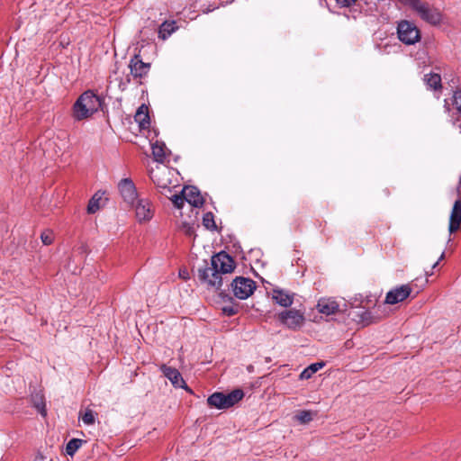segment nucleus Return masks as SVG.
Masks as SVG:
<instances>
[{
    "instance_id": "1",
    "label": "nucleus",
    "mask_w": 461,
    "mask_h": 461,
    "mask_svg": "<svg viewBox=\"0 0 461 461\" xmlns=\"http://www.w3.org/2000/svg\"><path fill=\"white\" fill-rule=\"evenodd\" d=\"M235 268L233 258L221 251L212 257L211 267L199 269V277L210 286L220 289L222 285L221 275L231 273Z\"/></svg>"
},
{
    "instance_id": "2",
    "label": "nucleus",
    "mask_w": 461,
    "mask_h": 461,
    "mask_svg": "<svg viewBox=\"0 0 461 461\" xmlns=\"http://www.w3.org/2000/svg\"><path fill=\"white\" fill-rule=\"evenodd\" d=\"M101 106L99 96L92 91L84 92L77 99L72 107V117L75 121L80 122L91 117Z\"/></svg>"
},
{
    "instance_id": "3",
    "label": "nucleus",
    "mask_w": 461,
    "mask_h": 461,
    "mask_svg": "<svg viewBox=\"0 0 461 461\" xmlns=\"http://www.w3.org/2000/svg\"><path fill=\"white\" fill-rule=\"evenodd\" d=\"M402 5L408 6L425 23L430 25H439L442 14L438 8L421 0H397Z\"/></svg>"
},
{
    "instance_id": "4",
    "label": "nucleus",
    "mask_w": 461,
    "mask_h": 461,
    "mask_svg": "<svg viewBox=\"0 0 461 461\" xmlns=\"http://www.w3.org/2000/svg\"><path fill=\"white\" fill-rule=\"evenodd\" d=\"M396 29L398 39L405 45H413L421 39L420 29L411 21H399Z\"/></svg>"
},
{
    "instance_id": "5",
    "label": "nucleus",
    "mask_w": 461,
    "mask_h": 461,
    "mask_svg": "<svg viewBox=\"0 0 461 461\" xmlns=\"http://www.w3.org/2000/svg\"><path fill=\"white\" fill-rule=\"evenodd\" d=\"M169 170L161 166L150 170L149 177L156 186L159 189L160 193L166 196L171 194V179L169 178Z\"/></svg>"
},
{
    "instance_id": "6",
    "label": "nucleus",
    "mask_w": 461,
    "mask_h": 461,
    "mask_svg": "<svg viewBox=\"0 0 461 461\" xmlns=\"http://www.w3.org/2000/svg\"><path fill=\"white\" fill-rule=\"evenodd\" d=\"M231 288L237 298L245 300L255 291L256 283L250 278L238 276L231 282Z\"/></svg>"
},
{
    "instance_id": "7",
    "label": "nucleus",
    "mask_w": 461,
    "mask_h": 461,
    "mask_svg": "<svg viewBox=\"0 0 461 461\" xmlns=\"http://www.w3.org/2000/svg\"><path fill=\"white\" fill-rule=\"evenodd\" d=\"M280 322L290 330L301 328L304 322L303 313L296 309H290L281 312L278 314Z\"/></svg>"
},
{
    "instance_id": "8",
    "label": "nucleus",
    "mask_w": 461,
    "mask_h": 461,
    "mask_svg": "<svg viewBox=\"0 0 461 461\" xmlns=\"http://www.w3.org/2000/svg\"><path fill=\"white\" fill-rule=\"evenodd\" d=\"M118 189L123 201L133 206L139 199L134 183L130 178H123L119 182Z\"/></svg>"
},
{
    "instance_id": "9",
    "label": "nucleus",
    "mask_w": 461,
    "mask_h": 461,
    "mask_svg": "<svg viewBox=\"0 0 461 461\" xmlns=\"http://www.w3.org/2000/svg\"><path fill=\"white\" fill-rule=\"evenodd\" d=\"M135 213L138 221H149L153 217V207L151 202L148 198H139L134 205Z\"/></svg>"
},
{
    "instance_id": "10",
    "label": "nucleus",
    "mask_w": 461,
    "mask_h": 461,
    "mask_svg": "<svg viewBox=\"0 0 461 461\" xmlns=\"http://www.w3.org/2000/svg\"><path fill=\"white\" fill-rule=\"evenodd\" d=\"M411 288L409 285H402L390 290L385 296L384 303L387 304H395L403 302L410 296Z\"/></svg>"
},
{
    "instance_id": "11",
    "label": "nucleus",
    "mask_w": 461,
    "mask_h": 461,
    "mask_svg": "<svg viewBox=\"0 0 461 461\" xmlns=\"http://www.w3.org/2000/svg\"><path fill=\"white\" fill-rule=\"evenodd\" d=\"M160 370L163 373V375L171 382L174 387L182 388L192 393V391L188 388L186 383L185 382L180 372L177 369L171 366H167L166 365H162L160 366Z\"/></svg>"
},
{
    "instance_id": "12",
    "label": "nucleus",
    "mask_w": 461,
    "mask_h": 461,
    "mask_svg": "<svg viewBox=\"0 0 461 461\" xmlns=\"http://www.w3.org/2000/svg\"><path fill=\"white\" fill-rule=\"evenodd\" d=\"M185 201L194 207H201L203 204V199L200 191L195 186H185L181 191Z\"/></svg>"
},
{
    "instance_id": "13",
    "label": "nucleus",
    "mask_w": 461,
    "mask_h": 461,
    "mask_svg": "<svg viewBox=\"0 0 461 461\" xmlns=\"http://www.w3.org/2000/svg\"><path fill=\"white\" fill-rule=\"evenodd\" d=\"M131 74L134 77H142L149 73V64L143 62L139 55H135L130 61Z\"/></svg>"
},
{
    "instance_id": "14",
    "label": "nucleus",
    "mask_w": 461,
    "mask_h": 461,
    "mask_svg": "<svg viewBox=\"0 0 461 461\" xmlns=\"http://www.w3.org/2000/svg\"><path fill=\"white\" fill-rule=\"evenodd\" d=\"M461 223V201L456 200L454 203L449 217L448 230L450 233L456 231Z\"/></svg>"
},
{
    "instance_id": "15",
    "label": "nucleus",
    "mask_w": 461,
    "mask_h": 461,
    "mask_svg": "<svg viewBox=\"0 0 461 461\" xmlns=\"http://www.w3.org/2000/svg\"><path fill=\"white\" fill-rule=\"evenodd\" d=\"M317 308L321 313L331 315L339 311V304L332 298H321L318 301Z\"/></svg>"
},
{
    "instance_id": "16",
    "label": "nucleus",
    "mask_w": 461,
    "mask_h": 461,
    "mask_svg": "<svg viewBox=\"0 0 461 461\" xmlns=\"http://www.w3.org/2000/svg\"><path fill=\"white\" fill-rule=\"evenodd\" d=\"M273 300L283 307H289L293 304L294 296L286 291L281 289L273 290Z\"/></svg>"
},
{
    "instance_id": "17",
    "label": "nucleus",
    "mask_w": 461,
    "mask_h": 461,
    "mask_svg": "<svg viewBox=\"0 0 461 461\" xmlns=\"http://www.w3.org/2000/svg\"><path fill=\"white\" fill-rule=\"evenodd\" d=\"M134 119L141 128H147L149 125V111L145 104H142L138 108L134 115Z\"/></svg>"
},
{
    "instance_id": "18",
    "label": "nucleus",
    "mask_w": 461,
    "mask_h": 461,
    "mask_svg": "<svg viewBox=\"0 0 461 461\" xmlns=\"http://www.w3.org/2000/svg\"><path fill=\"white\" fill-rule=\"evenodd\" d=\"M423 81L429 89L439 90L442 87L441 77L438 73H429L424 75Z\"/></svg>"
},
{
    "instance_id": "19",
    "label": "nucleus",
    "mask_w": 461,
    "mask_h": 461,
    "mask_svg": "<svg viewBox=\"0 0 461 461\" xmlns=\"http://www.w3.org/2000/svg\"><path fill=\"white\" fill-rule=\"evenodd\" d=\"M207 403L210 407H214L219 410L227 409L225 402V393H214L207 399Z\"/></svg>"
},
{
    "instance_id": "20",
    "label": "nucleus",
    "mask_w": 461,
    "mask_h": 461,
    "mask_svg": "<svg viewBox=\"0 0 461 461\" xmlns=\"http://www.w3.org/2000/svg\"><path fill=\"white\" fill-rule=\"evenodd\" d=\"M244 397V392L241 389H235L229 393H225V402L227 409L234 406Z\"/></svg>"
},
{
    "instance_id": "21",
    "label": "nucleus",
    "mask_w": 461,
    "mask_h": 461,
    "mask_svg": "<svg viewBox=\"0 0 461 461\" xmlns=\"http://www.w3.org/2000/svg\"><path fill=\"white\" fill-rule=\"evenodd\" d=\"M165 144L156 141L151 144L152 155L155 161L162 163L166 158Z\"/></svg>"
},
{
    "instance_id": "22",
    "label": "nucleus",
    "mask_w": 461,
    "mask_h": 461,
    "mask_svg": "<svg viewBox=\"0 0 461 461\" xmlns=\"http://www.w3.org/2000/svg\"><path fill=\"white\" fill-rule=\"evenodd\" d=\"M314 416H316V412L312 411H299L295 414L294 420H297L300 424H308L313 420Z\"/></svg>"
},
{
    "instance_id": "23",
    "label": "nucleus",
    "mask_w": 461,
    "mask_h": 461,
    "mask_svg": "<svg viewBox=\"0 0 461 461\" xmlns=\"http://www.w3.org/2000/svg\"><path fill=\"white\" fill-rule=\"evenodd\" d=\"M324 366L323 362H317L310 365L308 367H306L300 375L301 379H309L312 376L313 374H315L317 371H319L321 368Z\"/></svg>"
},
{
    "instance_id": "24",
    "label": "nucleus",
    "mask_w": 461,
    "mask_h": 461,
    "mask_svg": "<svg viewBox=\"0 0 461 461\" xmlns=\"http://www.w3.org/2000/svg\"><path fill=\"white\" fill-rule=\"evenodd\" d=\"M83 442L84 441L79 438L70 439L66 446V453L68 456H72L79 449V447L82 446Z\"/></svg>"
},
{
    "instance_id": "25",
    "label": "nucleus",
    "mask_w": 461,
    "mask_h": 461,
    "mask_svg": "<svg viewBox=\"0 0 461 461\" xmlns=\"http://www.w3.org/2000/svg\"><path fill=\"white\" fill-rule=\"evenodd\" d=\"M175 22L167 23L165 22L161 24L159 28V36L163 39H166L176 30Z\"/></svg>"
},
{
    "instance_id": "26",
    "label": "nucleus",
    "mask_w": 461,
    "mask_h": 461,
    "mask_svg": "<svg viewBox=\"0 0 461 461\" xmlns=\"http://www.w3.org/2000/svg\"><path fill=\"white\" fill-rule=\"evenodd\" d=\"M203 224L208 230L216 229V224L214 222V217L212 212H207L203 215Z\"/></svg>"
},
{
    "instance_id": "27",
    "label": "nucleus",
    "mask_w": 461,
    "mask_h": 461,
    "mask_svg": "<svg viewBox=\"0 0 461 461\" xmlns=\"http://www.w3.org/2000/svg\"><path fill=\"white\" fill-rule=\"evenodd\" d=\"M82 421L86 425H93L95 421V415L92 410H86L82 415Z\"/></svg>"
},
{
    "instance_id": "28",
    "label": "nucleus",
    "mask_w": 461,
    "mask_h": 461,
    "mask_svg": "<svg viewBox=\"0 0 461 461\" xmlns=\"http://www.w3.org/2000/svg\"><path fill=\"white\" fill-rule=\"evenodd\" d=\"M36 399L34 400V406L38 410V411L45 416L46 415V409H45V403L43 402V397L41 395H36Z\"/></svg>"
},
{
    "instance_id": "29",
    "label": "nucleus",
    "mask_w": 461,
    "mask_h": 461,
    "mask_svg": "<svg viewBox=\"0 0 461 461\" xmlns=\"http://www.w3.org/2000/svg\"><path fill=\"white\" fill-rule=\"evenodd\" d=\"M453 105L456 106L457 111L461 113V88H457L453 93Z\"/></svg>"
},
{
    "instance_id": "30",
    "label": "nucleus",
    "mask_w": 461,
    "mask_h": 461,
    "mask_svg": "<svg viewBox=\"0 0 461 461\" xmlns=\"http://www.w3.org/2000/svg\"><path fill=\"white\" fill-rule=\"evenodd\" d=\"M171 200H172L174 205L176 208H178V209H181L184 206L185 203V197H184V195L182 194H172Z\"/></svg>"
},
{
    "instance_id": "31",
    "label": "nucleus",
    "mask_w": 461,
    "mask_h": 461,
    "mask_svg": "<svg viewBox=\"0 0 461 461\" xmlns=\"http://www.w3.org/2000/svg\"><path fill=\"white\" fill-rule=\"evenodd\" d=\"M358 316L364 325H367L374 321V318L369 311H363Z\"/></svg>"
},
{
    "instance_id": "32",
    "label": "nucleus",
    "mask_w": 461,
    "mask_h": 461,
    "mask_svg": "<svg viewBox=\"0 0 461 461\" xmlns=\"http://www.w3.org/2000/svg\"><path fill=\"white\" fill-rule=\"evenodd\" d=\"M41 241L44 245H50L53 242V233L50 230H45L41 235Z\"/></svg>"
},
{
    "instance_id": "33",
    "label": "nucleus",
    "mask_w": 461,
    "mask_h": 461,
    "mask_svg": "<svg viewBox=\"0 0 461 461\" xmlns=\"http://www.w3.org/2000/svg\"><path fill=\"white\" fill-rule=\"evenodd\" d=\"M99 199L95 198V195L89 201L87 205V212L89 213H95L99 209Z\"/></svg>"
},
{
    "instance_id": "34",
    "label": "nucleus",
    "mask_w": 461,
    "mask_h": 461,
    "mask_svg": "<svg viewBox=\"0 0 461 461\" xmlns=\"http://www.w3.org/2000/svg\"><path fill=\"white\" fill-rule=\"evenodd\" d=\"M357 0H336L337 4L340 6V7H350L352 6L353 5H355V3L357 2Z\"/></svg>"
},
{
    "instance_id": "35",
    "label": "nucleus",
    "mask_w": 461,
    "mask_h": 461,
    "mask_svg": "<svg viewBox=\"0 0 461 461\" xmlns=\"http://www.w3.org/2000/svg\"><path fill=\"white\" fill-rule=\"evenodd\" d=\"M222 311L228 316H232L237 312V311L231 306H225L222 308Z\"/></svg>"
},
{
    "instance_id": "36",
    "label": "nucleus",
    "mask_w": 461,
    "mask_h": 461,
    "mask_svg": "<svg viewBox=\"0 0 461 461\" xmlns=\"http://www.w3.org/2000/svg\"><path fill=\"white\" fill-rule=\"evenodd\" d=\"M179 276L184 280H187L189 279V273L186 269H181L179 271Z\"/></svg>"
},
{
    "instance_id": "37",
    "label": "nucleus",
    "mask_w": 461,
    "mask_h": 461,
    "mask_svg": "<svg viewBox=\"0 0 461 461\" xmlns=\"http://www.w3.org/2000/svg\"><path fill=\"white\" fill-rule=\"evenodd\" d=\"M444 257H445V253L442 252V254L440 255V257H439L438 261L439 262L440 260H442L444 258Z\"/></svg>"
},
{
    "instance_id": "38",
    "label": "nucleus",
    "mask_w": 461,
    "mask_h": 461,
    "mask_svg": "<svg viewBox=\"0 0 461 461\" xmlns=\"http://www.w3.org/2000/svg\"><path fill=\"white\" fill-rule=\"evenodd\" d=\"M438 261H437L433 266H432V268H435L438 265Z\"/></svg>"
}]
</instances>
